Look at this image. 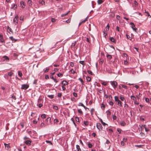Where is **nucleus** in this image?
<instances>
[{
  "label": "nucleus",
  "instance_id": "obj_16",
  "mask_svg": "<svg viewBox=\"0 0 151 151\" xmlns=\"http://www.w3.org/2000/svg\"><path fill=\"white\" fill-rule=\"evenodd\" d=\"M76 149H77V151H81V149H80V146L79 145H76Z\"/></svg>",
  "mask_w": 151,
  "mask_h": 151
},
{
  "label": "nucleus",
  "instance_id": "obj_53",
  "mask_svg": "<svg viewBox=\"0 0 151 151\" xmlns=\"http://www.w3.org/2000/svg\"><path fill=\"white\" fill-rule=\"evenodd\" d=\"M145 125H142L143 127H144V128H145V131L147 132H148L149 131V130L147 129L146 128H145Z\"/></svg>",
  "mask_w": 151,
  "mask_h": 151
},
{
  "label": "nucleus",
  "instance_id": "obj_62",
  "mask_svg": "<svg viewBox=\"0 0 151 151\" xmlns=\"http://www.w3.org/2000/svg\"><path fill=\"white\" fill-rule=\"evenodd\" d=\"M87 72L89 74L91 75H92V72H91V71L89 70H88Z\"/></svg>",
  "mask_w": 151,
  "mask_h": 151
},
{
  "label": "nucleus",
  "instance_id": "obj_58",
  "mask_svg": "<svg viewBox=\"0 0 151 151\" xmlns=\"http://www.w3.org/2000/svg\"><path fill=\"white\" fill-rule=\"evenodd\" d=\"M57 75L58 77H60L61 76H62L63 74L61 73H59Z\"/></svg>",
  "mask_w": 151,
  "mask_h": 151
},
{
  "label": "nucleus",
  "instance_id": "obj_51",
  "mask_svg": "<svg viewBox=\"0 0 151 151\" xmlns=\"http://www.w3.org/2000/svg\"><path fill=\"white\" fill-rule=\"evenodd\" d=\"M126 35L127 37V38L128 39H130V40H131V39H130V36L127 35V34H126Z\"/></svg>",
  "mask_w": 151,
  "mask_h": 151
},
{
  "label": "nucleus",
  "instance_id": "obj_43",
  "mask_svg": "<svg viewBox=\"0 0 151 151\" xmlns=\"http://www.w3.org/2000/svg\"><path fill=\"white\" fill-rule=\"evenodd\" d=\"M40 127H45V124L43 122H42L40 124Z\"/></svg>",
  "mask_w": 151,
  "mask_h": 151
},
{
  "label": "nucleus",
  "instance_id": "obj_12",
  "mask_svg": "<svg viewBox=\"0 0 151 151\" xmlns=\"http://www.w3.org/2000/svg\"><path fill=\"white\" fill-rule=\"evenodd\" d=\"M109 40L112 42L114 43H116V40L113 37H110Z\"/></svg>",
  "mask_w": 151,
  "mask_h": 151
},
{
  "label": "nucleus",
  "instance_id": "obj_55",
  "mask_svg": "<svg viewBox=\"0 0 151 151\" xmlns=\"http://www.w3.org/2000/svg\"><path fill=\"white\" fill-rule=\"evenodd\" d=\"M62 94L61 93H59L58 94V96L59 97H61L62 96Z\"/></svg>",
  "mask_w": 151,
  "mask_h": 151
},
{
  "label": "nucleus",
  "instance_id": "obj_33",
  "mask_svg": "<svg viewBox=\"0 0 151 151\" xmlns=\"http://www.w3.org/2000/svg\"><path fill=\"white\" fill-rule=\"evenodd\" d=\"M78 111L80 114H82L83 113L81 109H78Z\"/></svg>",
  "mask_w": 151,
  "mask_h": 151
},
{
  "label": "nucleus",
  "instance_id": "obj_64",
  "mask_svg": "<svg viewBox=\"0 0 151 151\" xmlns=\"http://www.w3.org/2000/svg\"><path fill=\"white\" fill-rule=\"evenodd\" d=\"M128 62L127 60H124V64L125 65H127L128 64Z\"/></svg>",
  "mask_w": 151,
  "mask_h": 151
},
{
  "label": "nucleus",
  "instance_id": "obj_39",
  "mask_svg": "<svg viewBox=\"0 0 151 151\" xmlns=\"http://www.w3.org/2000/svg\"><path fill=\"white\" fill-rule=\"evenodd\" d=\"M142 96V94L139 93L138 95H137L136 96V98L138 99H139L140 97L141 96Z\"/></svg>",
  "mask_w": 151,
  "mask_h": 151
},
{
  "label": "nucleus",
  "instance_id": "obj_46",
  "mask_svg": "<svg viewBox=\"0 0 151 151\" xmlns=\"http://www.w3.org/2000/svg\"><path fill=\"white\" fill-rule=\"evenodd\" d=\"M105 105L103 104H102L101 105V108L103 110L105 108Z\"/></svg>",
  "mask_w": 151,
  "mask_h": 151
},
{
  "label": "nucleus",
  "instance_id": "obj_7",
  "mask_svg": "<svg viewBox=\"0 0 151 151\" xmlns=\"http://www.w3.org/2000/svg\"><path fill=\"white\" fill-rule=\"evenodd\" d=\"M32 142L30 140H27L24 142V143L28 145H30Z\"/></svg>",
  "mask_w": 151,
  "mask_h": 151
},
{
  "label": "nucleus",
  "instance_id": "obj_13",
  "mask_svg": "<svg viewBox=\"0 0 151 151\" xmlns=\"http://www.w3.org/2000/svg\"><path fill=\"white\" fill-rule=\"evenodd\" d=\"M17 6L16 4H13L12 5L11 9H15L17 8Z\"/></svg>",
  "mask_w": 151,
  "mask_h": 151
},
{
  "label": "nucleus",
  "instance_id": "obj_8",
  "mask_svg": "<svg viewBox=\"0 0 151 151\" xmlns=\"http://www.w3.org/2000/svg\"><path fill=\"white\" fill-rule=\"evenodd\" d=\"M106 113L107 117H109L111 114V112L109 110L106 111Z\"/></svg>",
  "mask_w": 151,
  "mask_h": 151
},
{
  "label": "nucleus",
  "instance_id": "obj_50",
  "mask_svg": "<svg viewBox=\"0 0 151 151\" xmlns=\"http://www.w3.org/2000/svg\"><path fill=\"white\" fill-rule=\"evenodd\" d=\"M79 63L83 65H84V61H79Z\"/></svg>",
  "mask_w": 151,
  "mask_h": 151
},
{
  "label": "nucleus",
  "instance_id": "obj_34",
  "mask_svg": "<svg viewBox=\"0 0 151 151\" xmlns=\"http://www.w3.org/2000/svg\"><path fill=\"white\" fill-rule=\"evenodd\" d=\"M13 74V72L12 71H10L8 73V75L9 76H12Z\"/></svg>",
  "mask_w": 151,
  "mask_h": 151
},
{
  "label": "nucleus",
  "instance_id": "obj_52",
  "mask_svg": "<svg viewBox=\"0 0 151 151\" xmlns=\"http://www.w3.org/2000/svg\"><path fill=\"white\" fill-rule=\"evenodd\" d=\"M145 101L146 102L149 103V99L148 98H145Z\"/></svg>",
  "mask_w": 151,
  "mask_h": 151
},
{
  "label": "nucleus",
  "instance_id": "obj_21",
  "mask_svg": "<svg viewBox=\"0 0 151 151\" xmlns=\"http://www.w3.org/2000/svg\"><path fill=\"white\" fill-rule=\"evenodd\" d=\"M10 147L9 145V144L6 146L5 147L6 149L7 150H9Z\"/></svg>",
  "mask_w": 151,
  "mask_h": 151
},
{
  "label": "nucleus",
  "instance_id": "obj_54",
  "mask_svg": "<svg viewBox=\"0 0 151 151\" xmlns=\"http://www.w3.org/2000/svg\"><path fill=\"white\" fill-rule=\"evenodd\" d=\"M0 42H4V40L3 37L0 38Z\"/></svg>",
  "mask_w": 151,
  "mask_h": 151
},
{
  "label": "nucleus",
  "instance_id": "obj_59",
  "mask_svg": "<svg viewBox=\"0 0 151 151\" xmlns=\"http://www.w3.org/2000/svg\"><path fill=\"white\" fill-rule=\"evenodd\" d=\"M58 122H59V121H58V119H55L54 120V123Z\"/></svg>",
  "mask_w": 151,
  "mask_h": 151
},
{
  "label": "nucleus",
  "instance_id": "obj_23",
  "mask_svg": "<svg viewBox=\"0 0 151 151\" xmlns=\"http://www.w3.org/2000/svg\"><path fill=\"white\" fill-rule=\"evenodd\" d=\"M97 2L98 4H101L103 3V1L102 0H98Z\"/></svg>",
  "mask_w": 151,
  "mask_h": 151
},
{
  "label": "nucleus",
  "instance_id": "obj_29",
  "mask_svg": "<svg viewBox=\"0 0 151 151\" xmlns=\"http://www.w3.org/2000/svg\"><path fill=\"white\" fill-rule=\"evenodd\" d=\"M107 57L108 58V59H111L112 58V57L111 55L109 54H108L106 55Z\"/></svg>",
  "mask_w": 151,
  "mask_h": 151
},
{
  "label": "nucleus",
  "instance_id": "obj_18",
  "mask_svg": "<svg viewBox=\"0 0 151 151\" xmlns=\"http://www.w3.org/2000/svg\"><path fill=\"white\" fill-rule=\"evenodd\" d=\"M83 123L85 125L87 126L88 125V122L86 121H83Z\"/></svg>",
  "mask_w": 151,
  "mask_h": 151
},
{
  "label": "nucleus",
  "instance_id": "obj_19",
  "mask_svg": "<svg viewBox=\"0 0 151 151\" xmlns=\"http://www.w3.org/2000/svg\"><path fill=\"white\" fill-rule=\"evenodd\" d=\"M18 76L21 77H22V73L21 72V71L20 70L18 71Z\"/></svg>",
  "mask_w": 151,
  "mask_h": 151
},
{
  "label": "nucleus",
  "instance_id": "obj_44",
  "mask_svg": "<svg viewBox=\"0 0 151 151\" xmlns=\"http://www.w3.org/2000/svg\"><path fill=\"white\" fill-rule=\"evenodd\" d=\"M108 98L109 99V101H111L112 99V96L111 95H109V96Z\"/></svg>",
  "mask_w": 151,
  "mask_h": 151
},
{
  "label": "nucleus",
  "instance_id": "obj_5",
  "mask_svg": "<svg viewBox=\"0 0 151 151\" xmlns=\"http://www.w3.org/2000/svg\"><path fill=\"white\" fill-rule=\"evenodd\" d=\"M130 24L131 25V27L133 29V30L135 32H136L137 30V29L136 27H135V25L132 22H130Z\"/></svg>",
  "mask_w": 151,
  "mask_h": 151
},
{
  "label": "nucleus",
  "instance_id": "obj_61",
  "mask_svg": "<svg viewBox=\"0 0 151 151\" xmlns=\"http://www.w3.org/2000/svg\"><path fill=\"white\" fill-rule=\"evenodd\" d=\"M78 106H84V105L83 104V103H80L78 104Z\"/></svg>",
  "mask_w": 151,
  "mask_h": 151
},
{
  "label": "nucleus",
  "instance_id": "obj_30",
  "mask_svg": "<svg viewBox=\"0 0 151 151\" xmlns=\"http://www.w3.org/2000/svg\"><path fill=\"white\" fill-rule=\"evenodd\" d=\"M70 72L72 74H74L76 72L73 69H71L70 70Z\"/></svg>",
  "mask_w": 151,
  "mask_h": 151
},
{
  "label": "nucleus",
  "instance_id": "obj_57",
  "mask_svg": "<svg viewBox=\"0 0 151 151\" xmlns=\"http://www.w3.org/2000/svg\"><path fill=\"white\" fill-rule=\"evenodd\" d=\"M121 145L122 146H124L125 145V142L123 141H122L121 143Z\"/></svg>",
  "mask_w": 151,
  "mask_h": 151
},
{
  "label": "nucleus",
  "instance_id": "obj_24",
  "mask_svg": "<svg viewBox=\"0 0 151 151\" xmlns=\"http://www.w3.org/2000/svg\"><path fill=\"white\" fill-rule=\"evenodd\" d=\"M119 99L123 101L125 99L124 97L122 95L120 96Z\"/></svg>",
  "mask_w": 151,
  "mask_h": 151
},
{
  "label": "nucleus",
  "instance_id": "obj_3",
  "mask_svg": "<svg viewBox=\"0 0 151 151\" xmlns=\"http://www.w3.org/2000/svg\"><path fill=\"white\" fill-rule=\"evenodd\" d=\"M19 17L18 15H16L13 19V22L15 25H16L18 22Z\"/></svg>",
  "mask_w": 151,
  "mask_h": 151
},
{
  "label": "nucleus",
  "instance_id": "obj_17",
  "mask_svg": "<svg viewBox=\"0 0 151 151\" xmlns=\"http://www.w3.org/2000/svg\"><path fill=\"white\" fill-rule=\"evenodd\" d=\"M27 4L31 6L32 5V2L31 0H28L27 1Z\"/></svg>",
  "mask_w": 151,
  "mask_h": 151
},
{
  "label": "nucleus",
  "instance_id": "obj_35",
  "mask_svg": "<svg viewBox=\"0 0 151 151\" xmlns=\"http://www.w3.org/2000/svg\"><path fill=\"white\" fill-rule=\"evenodd\" d=\"M100 121H101V124L105 126L106 125H107V124H106L101 119Z\"/></svg>",
  "mask_w": 151,
  "mask_h": 151
},
{
  "label": "nucleus",
  "instance_id": "obj_22",
  "mask_svg": "<svg viewBox=\"0 0 151 151\" xmlns=\"http://www.w3.org/2000/svg\"><path fill=\"white\" fill-rule=\"evenodd\" d=\"M47 96L51 99H52L54 97V95H48Z\"/></svg>",
  "mask_w": 151,
  "mask_h": 151
},
{
  "label": "nucleus",
  "instance_id": "obj_60",
  "mask_svg": "<svg viewBox=\"0 0 151 151\" xmlns=\"http://www.w3.org/2000/svg\"><path fill=\"white\" fill-rule=\"evenodd\" d=\"M101 84L102 85L104 86H106L107 85V83L105 82H103L102 83H101Z\"/></svg>",
  "mask_w": 151,
  "mask_h": 151
},
{
  "label": "nucleus",
  "instance_id": "obj_26",
  "mask_svg": "<svg viewBox=\"0 0 151 151\" xmlns=\"http://www.w3.org/2000/svg\"><path fill=\"white\" fill-rule=\"evenodd\" d=\"M138 3L137 2V1L135 0L134 1V3L133 4V5L134 6H136L137 5Z\"/></svg>",
  "mask_w": 151,
  "mask_h": 151
},
{
  "label": "nucleus",
  "instance_id": "obj_14",
  "mask_svg": "<svg viewBox=\"0 0 151 151\" xmlns=\"http://www.w3.org/2000/svg\"><path fill=\"white\" fill-rule=\"evenodd\" d=\"M120 124L121 126H124L126 125V123L123 121H121L120 122Z\"/></svg>",
  "mask_w": 151,
  "mask_h": 151
},
{
  "label": "nucleus",
  "instance_id": "obj_32",
  "mask_svg": "<svg viewBox=\"0 0 151 151\" xmlns=\"http://www.w3.org/2000/svg\"><path fill=\"white\" fill-rule=\"evenodd\" d=\"M108 103L111 106H113L114 104V103L112 101H109Z\"/></svg>",
  "mask_w": 151,
  "mask_h": 151
},
{
  "label": "nucleus",
  "instance_id": "obj_6",
  "mask_svg": "<svg viewBox=\"0 0 151 151\" xmlns=\"http://www.w3.org/2000/svg\"><path fill=\"white\" fill-rule=\"evenodd\" d=\"M29 86L27 84H23L22 85L21 88L23 89H26L29 87Z\"/></svg>",
  "mask_w": 151,
  "mask_h": 151
},
{
  "label": "nucleus",
  "instance_id": "obj_15",
  "mask_svg": "<svg viewBox=\"0 0 151 151\" xmlns=\"http://www.w3.org/2000/svg\"><path fill=\"white\" fill-rule=\"evenodd\" d=\"M7 31L9 33H10V32H12L11 28L9 27H7Z\"/></svg>",
  "mask_w": 151,
  "mask_h": 151
},
{
  "label": "nucleus",
  "instance_id": "obj_40",
  "mask_svg": "<svg viewBox=\"0 0 151 151\" xmlns=\"http://www.w3.org/2000/svg\"><path fill=\"white\" fill-rule=\"evenodd\" d=\"M140 134L141 135V136L142 137V138H144V137L145 135V134L144 133L141 132L140 133Z\"/></svg>",
  "mask_w": 151,
  "mask_h": 151
},
{
  "label": "nucleus",
  "instance_id": "obj_56",
  "mask_svg": "<svg viewBox=\"0 0 151 151\" xmlns=\"http://www.w3.org/2000/svg\"><path fill=\"white\" fill-rule=\"evenodd\" d=\"M122 130L120 128H117V131L119 132V134H120L121 133Z\"/></svg>",
  "mask_w": 151,
  "mask_h": 151
},
{
  "label": "nucleus",
  "instance_id": "obj_28",
  "mask_svg": "<svg viewBox=\"0 0 151 151\" xmlns=\"http://www.w3.org/2000/svg\"><path fill=\"white\" fill-rule=\"evenodd\" d=\"M86 79L88 81H90L91 80V78L90 77L87 76L86 77Z\"/></svg>",
  "mask_w": 151,
  "mask_h": 151
},
{
  "label": "nucleus",
  "instance_id": "obj_42",
  "mask_svg": "<svg viewBox=\"0 0 151 151\" xmlns=\"http://www.w3.org/2000/svg\"><path fill=\"white\" fill-rule=\"evenodd\" d=\"M39 3H40L42 5H44L45 4V2L43 0H42L41 1H39Z\"/></svg>",
  "mask_w": 151,
  "mask_h": 151
},
{
  "label": "nucleus",
  "instance_id": "obj_20",
  "mask_svg": "<svg viewBox=\"0 0 151 151\" xmlns=\"http://www.w3.org/2000/svg\"><path fill=\"white\" fill-rule=\"evenodd\" d=\"M131 99L133 100L134 101H136V97L133 96H130Z\"/></svg>",
  "mask_w": 151,
  "mask_h": 151
},
{
  "label": "nucleus",
  "instance_id": "obj_63",
  "mask_svg": "<svg viewBox=\"0 0 151 151\" xmlns=\"http://www.w3.org/2000/svg\"><path fill=\"white\" fill-rule=\"evenodd\" d=\"M116 29L117 31H118V32H119V31H120V28H119V27H118V26H117V27H116Z\"/></svg>",
  "mask_w": 151,
  "mask_h": 151
},
{
  "label": "nucleus",
  "instance_id": "obj_9",
  "mask_svg": "<svg viewBox=\"0 0 151 151\" xmlns=\"http://www.w3.org/2000/svg\"><path fill=\"white\" fill-rule=\"evenodd\" d=\"M3 60L4 61H8L9 60V58L6 56H4L3 57Z\"/></svg>",
  "mask_w": 151,
  "mask_h": 151
},
{
  "label": "nucleus",
  "instance_id": "obj_47",
  "mask_svg": "<svg viewBox=\"0 0 151 151\" xmlns=\"http://www.w3.org/2000/svg\"><path fill=\"white\" fill-rule=\"evenodd\" d=\"M110 16L112 17H113L115 16V14L113 13H111V14L110 15Z\"/></svg>",
  "mask_w": 151,
  "mask_h": 151
},
{
  "label": "nucleus",
  "instance_id": "obj_48",
  "mask_svg": "<svg viewBox=\"0 0 151 151\" xmlns=\"http://www.w3.org/2000/svg\"><path fill=\"white\" fill-rule=\"evenodd\" d=\"M87 17H86L85 19H84V20H83L81 22V23L82 24L83 23H84V22H86V21L87 20Z\"/></svg>",
  "mask_w": 151,
  "mask_h": 151
},
{
  "label": "nucleus",
  "instance_id": "obj_41",
  "mask_svg": "<svg viewBox=\"0 0 151 151\" xmlns=\"http://www.w3.org/2000/svg\"><path fill=\"white\" fill-rule=\"evenodd\" d=\"M78 80L81 81L82 84H83V81L81 78H79Z\"/></svg>",
  "mask_w": 151,
  "mask_h": 151
},
{
  "label": "nucleus",
  "instance_id": "obj_38",
  "mask_svg": "<svg viewBox=\"0 0 151 151\" xmlns=\"http://www.w3.org/2000/svg\"><path fill=\"white\" fill-rule=\"evenodd\" d=\"M9 39L11 40H12V41H16V40H15L13 37H9Z\"/></svg>",
  "mask_w": 151,
  "mask_h": 151
},
{
  "label": "nucleus",
  "instance_id": "obj_27",
  "mask_svg": "<svg viewBox=\"0 0 151 151\" xmlns=\"http://www.w3.org/2000/svg\"><path fill=\"white\" fill-rule=\"evenodd\" d=\"M41 117L42 118L45 119L46 117V115L45 114H42L41 116Z\"/></svg>",
  "mask_w": 151,
  "mask_h": 151
},
{
  "label": "nucleus",
  "instance_id": "obj_49",
  "mask_svg": "<svg viewBox=\"0 0 151 151\" xmlns=\"http://www.w3.org/2000/svg\"><path fill=\"white\" fill-rule=\"evenodd\" d=\"M53 109L55 110H58V107L56 106H53Z\"/></svg>",
  "mask_w": 151,
  "mask_h": 151
},
{
  "label": "nucleus",
  "instance_id": "obj_10",
  "mask_svg": "<svg viewBox=\"0 0 151 151\" xmlns=\"http://www.w3.org/2000/svg\"><path fill=\"white\" fill-rule=\"evenodd\" d=\"M62 84L63 86H65L68 84V83L65 81H63L61 83Z\"/></svg>",
  "mask_w": 151,
  "mask_h": 151
},
{
  "label": "nucleus",
  "instance_id": "obj_1",
  "mask_svg": "<svg viewBox=\"0 0 151 151\" xmlns=\"http://www.w3.org/2000/svg\"><path fill=\"white\" fill-rule=\"evenodd\" d=\"M110 83L114 89H115L117 86V83L115 81H111Z\"/></svg>",
  "mask_w": 151,
  "mask_h": 151
},
{
  "label": "nucleus",
  "instance_id": "obj_2",
  "mask_svg": "<svg viewBox=\"0 0 151 151\" xmlns=\"http://www.w3.org/2000/svg\"><path fill=\"white\" fill-rule=\"evenodd\" d=\"M115 101L117 102V104L119 105L120 106H122V102L119 99V98L117 96H115L114 97Z\"/></svg>",
  "mask_w": 151,
  "mask_h": 151
},
{
  "label": "nucleus",
  "instance_id": "obj_4",
  "mask_svg": "<svg viewBox=\"0 0 151 151\" xmlns=\"http://www.w3.org/2000/svg\"><path fill=\"white\" fill-rule=\"evenodd\" d=\"M96 125V127L99 130H101L102 129V127L101 124L100 123H97Z\"/></svg>",
  "mask_w": 151,
  "mask_h": 151
},
{
  "label": "nucleus",
  "instance_id": "obj_25",
  "mask_svg": "<svg viewBox=\"0 0 151 151\" xmlns=\"http://www.w3.org/2000/svg\"><path fill=\"white\" fill-rule=\"evenodd\" d=\"M121 86L122 88H124L125 89H126V90L127 89L128 87L126 86L125 85H123V84H122Z\"/></svg>",
  "mask_w": 151,
  "mask_h": 151
},
{
  "label": "nucleus",
  "instance_id": "obj_37",
  "mask_svg": "<svg viewBox=\"0 0 151 151\" xmlns=\"http://www.w3.org/2000/svg\"><path fill=\"white\" fill-rule=\"evenodd\" d=\"M88 146L89 148H92L93 145L91 144L90 143H89L88 144Z\"/></svg>",
  "mask_w": 151,
  "mask_h": 151
},
{
  "label": "nucleus",
  "instance_id": "obj_45",
  "mask_svg": "<svg viewBox=\"0 0 151 151\" xmlns=\"http://www.w3.org/2000/svg\"><path fill=\"white\" fill-rule=\"evenodd\" d=\"M49 70V68H46L45 69V70L44 72L47 73Z\"/></svg>",
  "mask_w": 151,
  "mask_h": 151
},
{
  "label": "nucleus",
  "instance_id": "obj_11",
  "mask_svg": "<svg viewBox=\"0 0 151 151\" xmlns=\"http://www.w3.org/2000/svg\"><path fill=\"white\" fill-rule=\"evenodd\" d=\"M20 6L22 8H24L25 7V5L24 4V3L23 1H21L20 2Z\"/></svg>",
  "mask_w": 151,
  "mask_h": 151
},
{
  "label": "nucleus",
  "instance_id": "obj_31",
  "mask_svg": "<svg viewBox=\"0 0 151 151\" xmlns=\"http://www.w3.org/2000/svg\"><path fill=\"white\" fill-rule=\"evenodd\" d=\"M94 110L93 108H92L91 109V115H93V114Z\"/></svg>",
  "mask_w": 151,
  "mask_h": 151
},
{
  "label": "nucleus",
  "instance_id": "obj_36",
  "mask_svg": "<svg viewBox=\"0 0 151 151\" xmlns=\"http://www.w3.org/2000/svg\"><path fill=\"white\" fill-rule=\"evenodd\" d=\"M112 118L114 120H116L117 119V117L116 115H112Z\"/></svg>",
  "mask_w": 151,
  "mask_h": 151
}]
</instances>
